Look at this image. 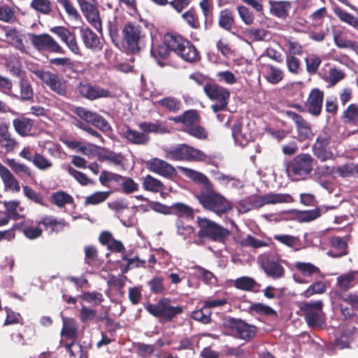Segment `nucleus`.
Segmentation results:
<instances>
[{
	"instance_id": "obj_1",
	"label": "nucleus",
	"mask_w": 358,
	"mask_h": 358,
	"mask_svg": "<svg viewBox=\"0 0 358 358\" xmlns=\"http://www.w3.org/2000/svg\"><path fill=\"white\" fill-rule=\"evenodd\" d=\"M121 50L127 54L137 55L145 49L148 41L145 26L140 22H127L122 29Z\"/></svg>"
},
{
	"instance_id": "obj_2",
	"label": "nucleus",
	"mask_w": 358,
	"mask_h": 358,
	"mask_svg": "<svg viewBox=\"0 0 358 358\" xmlns=\"http://www.w3.org/2000/svg\"><path fill=\"white\" fill-rule=\"evenodd\" d=\"M196 198L204 209L218 215L228 213L232 208L229 201L212 189L201 191L196 194Z\"/></svg>"
},
{
	"instance_id": "obj_3",
	"label": "nucleus",
	"mask_w": 358,
	"mask_h": 358,
	"mask_svg": "<svg viewBox=\"0 0 358 358\" xmlns=\"http://www.w3.org/2000/svg\"><path fill=\"white\" fill-rule=\"evenodd\" d=\"M145 309L161 323L171 322L183 313L181 306H173L171 299L166 297L160 299L156 303H149Z\"/></svg>"
},
{
	"instance_id": "obj_4",
	"label": "nucleus",
	"mask_w": 358,
	"mask_h": 358,
	"mask_svg": "<svg viewBox=\"0 0 358 358\" xmlns=\"http://www.w3.org/2000/svg\"><path fill=\"white\" fill-rule=\"evenodd\" d=\"M165 157L172 161L205 162L208 156L201 150L182 143L165 150Z\"/></svg>"
},
{
	"instance_id": "obj_5",
	"label": "nucleus",
	"mask_w": 358,
	"mask_h": 358,
	"mask_svg": "<svg viewBox=\"0 0 358 358\" xmlns=\"http://www.w3.org/2000/svg\"><path fill=\"white\" fill-rule=\"evenodd\" d=\"M324 303L322 300L304 301L299 305L303 316L310 328L322 327L325 324L326 316L323 312Z\"/></svg>"
},
{
	"instance_id": "obj_6",
	"label": "nucleus",
	"mask_w": 358,
	"mask_h": 358,
	"mask_svg": "<svg viewBox=\"0 0 358 358\" xmlns=\"http://www.w3.org/2000/svg\"><path fill=\"white\" fill-rule=\"evenodd\" d=\"M196 224L199 227L198 236L201 238H208L215 242H223L229 235V231L216 222L201 217H197Z\"/></svg>"
},
{
	"instance_id": "obj_7",
	"label": "nucleus",
	"mask_w": 358,
	"mask_h": 358,
	"mask_svg": "<svg viewBox=\"0 0 358 358\" xmlns=\"http://www.w3.org/2000/svg\"><path fill=\"white\" fill-rule=\"evenodd\" d=\"M203 90L210 99L216 101V103L211 106L214 113L224 110L227 108L230 96L228 90L216 83H208L204 85Z\"/></svg>"
},
{
	"instance_id": "obj_8",
	"label": "nucleus",
	"mask_w": 358,
	"mask_h": 358,
	"mask_svg": "<svg viewBox=\"0 0 358 358\" xmlns=\"http://www.w3.org/2000/svg\"><path fill=\"white\" fill-rule=\"evenodd\" d=\"M293 197L289 194L268 193L262 196H252L248 198V212L258 209L264 205L292 203Z\"/></svg>"
},
{
	"instance_id": "obj_9",
	"label": "nucleus",
	"mask_w": 358,
	"mask_h": 358,
	"mask_svg": "<svg viewBox=\"0 0 358 358\" xmlns=\"http://www.w3.org/2000/svg\"><path fill=\"white\" fill-rule=\"evenodd\" d=\"M31 43L39 52H50L64 54L65 50L58 42L48 34H29Z\"/></svg>"
},
{
	"instance_id": "obj_10",
	"label": "nucleus",
	"mask_w": 358,
	"mask_h": 358,
	"mask_svg": "<svg viewBox=\"0 0 358 358\" xmlns=\"http://www.w3.org/2000/svg\"><path fill=\"white\" fill-rule=\"evenodd\" d=\"M34 73L57 95L67 96L66 81L59 78L57 74L43 70L35 71Z\"/></svg>"
},
{
	"instance_id": "obj_11",
	"label": "nucleus",
	"mask_w": 358,
	"mask_h": 358,
	"mask_svg": "<svg viewBox=\"0 0 358 358\" xmlns=\"http://www.w3.org/2000/svg\"><path fill=\"white\" fill-rule=\"evenodd\" d=\"M313 158L309 154L296 156L287 166L288 171L301 179L306 178L313 170Z\"/></svg>"
},
{
	"instance_id": "obj_12",
	"label": "nucleus",
	"mask_w": 358,
	"mask_h": 358,
	"mask_svg": "<svg viewBox=\"0 0 358 358\" xmlns=\"http://www.w3.org/2000/svg\"><path fill=\"white\" fill-rule=\"evenodd\" d=\"M74 113L81 120L92 124L102 132L108 133L112 131V128L108 121L96 113H93L83 107L78 106L75 108Z\"/></svg>"
},
{
	"instance_id": "obj_13",
	"label": "nucleus",
	"mask_w": 358,
	"mask_h": 358,
	"mask_svg": "<svg viewBox=\"0 0 358 358\" xmlns=\"http://www.w3.org/2000/svg\"><path fill=\"white\" fill-rule=\"evenodd\" d=\"M76 90L81 97L90 101L112 96L110 92L108 89L88 82H80L78 83Z\"/></svg>"
},
{
	"instance_id": "obj_14",
	"label": "nucleus",
	"mask_w": 358,
	"mask_h": 358,
	"mask_svg": "<svg viewBox=\"0 0 358 358\" xmlns=\"http://www.w3.org/2000/svg\"><path fill=\"white\" fill-rule=\"evenodd\" d=\"M50 32L55 34L74 55L80 56L81 50L78 45L74 31L64 26H55L50 29Z\"/></svg>"
},
{
	"instance_id": "obj_15",
	"label": "nucleus",
	"mask_w": 358,
	"mask_h": 358,
	"mask_svg": "<svg viewBox=\"0 0 358 358\" xmlns=\"http://www.w3.org/2000/svg\"><path fill=\"white\" fill-rule=\"evenodd\" d=\"M259 262L262 268L268 276L273 279H278L284 276L285 269L275 257L268 255H261L259 257Z\"/></svg>"
},
{
	"instance_id": "obj_16",
	"label": "nucleus",
	"mask_w": 358,
	"mask_h": 358,
	"mask_svg": "<svg viewBox=\"0 0 358 358\" xmlns=\"http://www.w3.org/2000/svg\"><path fill=\"white\" fill-rule=\"evenodd\" d=\"M330 137L327 134L319 135L313 144V152L315 157L321 162H326L334 157L329 144Z\"/></svg>"
},
{
	"instance_id": "obj_17",
	"label": "nucleus",
	"mask_w": 358,
	"mask_h": 358,
	"mask_svg": "<svg viewBox=\"0 0 358 358\" xmlns=\"http://www.w3.org/2000/svg\"><path fill=\"white\" fill-rule=\"evenodd\" d=\"M19 146V142L9 130L8 123L0 122V150L8 154L13 152Z\"/></svg>"
},
{
	"instance_id": "obj_18",
	"label": "nucleus",
	"mask_w": 358,
	"mask_h": 358,
	"mask_svg": "<svg viewBox=\"0 0 358 358\" xmlns=\"http://www.w3.org/2000/svg\"><path fill=\"white\" fill-rule=\"evenodd\" d=\"M146 166L150 171L166 178H171L177 174L175 168L172 165L158 158L148 161Z\"/></svg>"
},
{
	"instance_id": "obj_19",
	"label": "nucleus",
	"mask_w": 358,
	"mask_h": 358,
	"mask_svg": "<svg viewBox=\"0 0 358 358\" xmlns=\"http://www.w3.org/2000/svg\"><path fill=\"white\" fill-rule=\"evenodd\" d=\"M285 113L294 122L301 141L310 139L313 137V134L310 124L301 115L291 110H286Z\"/></svg>"
},
{
	"instance_id": "obj_20",
	"label": "nucleus",
	"mask_w": 358,
	"mask_h": 358,
	"mask_svg": "<svg viewBox=\"0 0 358 358\" xmlns=\"http://www.w3.org/2000/svg\"><path fill=\"white\" fill-rule=\"evenodd\" d=\"M324 94L318 88H313L308 97L305 106L308 112L315 116L320 115L322 108Z\"/></svg>"
},
{
	"instance_id": "obj_21",
	"label": "nucleus",
	"mask_w": 358,
	"mask_h": 358,
	"mask_svg": "<svg viewBox=\"0 0 358 358\" xmlns=\"http://www.w3.org/2000/svg\"><path fill=\"white\" fill-rule=\"evenodd\" d=\"M99 180L103 186L113 189V191H119L122 187L124 176L103 170L99 176Z\"/></svg>"
},
{
	"instance_id": "obj_22",
	"label": "nucleus",
	"mask_w": 358,
	"mask_h": 358,
	"mask_svg": "<svg viewBox=\"0 0 358 358\" xmlns=\"http://www.w3.org/2000/svg\"><path fill=\"white\" fill-rule=\"evenodd\" d=\"M80 36L85 47L94 52L102 50L103 44L100 38L90 28L82 29Z\"/></svg>"
},
{
	"instance_id": "obj_23",
	"label": "nucleus",
	"mask_w": 358,
	"mask_h": 358,
	"mask_svg": "<svg viewBox=\"0 0 358 358\" xmlns=\"http://www.w3.org/2000/svg\"><path fill=\"white\" fill-rule=\"evenodd\" d=\"M13 74L20 78L19 82L20 99L22 101L32 100L34 90L29 80L24 77L25 72L20 68H13Z\"/></svg>"
},
{
	"instance_id": "obj_24",
	"label": "nucleus",
	"mask_w": 358,
	"mask_h": 358,
	"mask_svg": "<svg viewBox=\"0 0 358 358\" xmlns=\"http://www.w3.org/2000/svg\"><path fill=\"white\" fill-rule=\"evenodd\" d=\"M87 22L98 31H102V23L97 3L80 9Z\"/></svg>"
},
{
	"instance_id": "obj_25",
	"label": "nucleus",
	"mask_w": 358,
	"mask_h": 358,
	"mask_svg": "<svg viewBox=\"0 0 358 358\" xmlns=\"http://www.w3.org/2000/svg\"><path fill=\"white\" fill-rule=\"evenodd\" d=\"M87 22L98 31H102V23L97 3L80 9Z\"/></svg>"
},
{
	"instance_id": "obj_26",
	"label": "nucleus",
	"mask_w": 358,
	"mask_h": 358,
	"mask_svg": "<svg viewBox=\"0 0 358 358\" xmlns=\"http://www.w3.org/2000/svg\"><path fill=\"white\" fill-rule=\"evenodd\" d=\"M169 120L176 123L182 124L185 129L192 127L195 124H199L201 120L200 115L196 110H187L182 114L169 117Z\"/></svg>"
},
{
	"instance_id": "obj_27",
	"label": "nucleus",
	"mask_w": 358,
	"mask_h": 358,
	"mask_svg": "<svg viewBox=\"0 0 358 358\" xmlns=\"http://www.w3.org/2000/svg\"><path fill=\"white\" fill-rule=\"evenodd\" d=\"M5 36L8 42L16 49L23 51L25 46L23 42L24 35L16 28H12L8 26L3 27Z\"/></svg>"
},
{
	"instance_id": "obj_28",
	"label": "nucleus",
	"mask_w": 358,
	"mask_h": 358,
	"mask_svg": "<svg viewBox=\"0 0 358 358\" xmlns=\"http://www.w3.org/2000/svg\"><path fill=\"white\" fill-rule=\"evenodd\" d=\"M230 334L236 338L246 339V322L233 317H229L225 323Z\"/></svg>"
},
{
	"instance_id": "obj_29",
	"label": "nucleus",
	"mask_w": 358,
	"mask_h": 358,
	"mask_svg": "<svg viewBox=\"0 0 358 358\" xmlns=\"http://www.w3.org/2000/svg\"><path fill=\"white\" fill-rule=\"evenodd\" d=\"M0 177L3 180L6 189L13 192H19L20 191V186L18 180L10 170L1 163H0Z\"/></svg>"
},
{
	"instance_id": "obj_30",
	"label": "nucleus",
	"mask_w": 358,
	"mask_h": 358,
	"mask_svg": "<svg viewBox=\"0 0 358 358\" xmlns=\"http://www.w3.org/2000/svg\"><path fill=\"white\" fill-rule=\"evenodd\" d=\"M262 73L266 81L272 85H276L284 78L283 71L272 64H264Z\"/></svg>"
},
{
	"instance_id": "obj_31",
	"label": "nucleus",
	"mask_w": 358,
	"mask_h": 358,
	"mask_svg": "<svg viewBox=\"0 0 358 358\" xmlns=\"http://www.w3.org/2000/svg\"><path fill=\"white\" fill-rule=\"evenodd\" d=\"M122 136L130 143L134 145H145L150 141V136L147 134L138 131L129 127H126Z\"/></svg>"
},
{
	"instance_id": "obj_32",
	"label": "nucleus",
	"mask_w": 358,
	"mask_h": 358,
	"mask_svg": "<svg viewBox=\"0 0 358 358\" xmlns=\"http://www.w3.org/2000/svg\"><path fill=\"white\" fill-rule=\"evenodd\" d=\"M34 125V120L24 116H20L13 120L15 131L21 136H27Z\"/></svg>"
},
{
	"instance_id": "obj_33",
	"label": "nucleus",
	"mask_w": 358,
	"mask_h": 358,
	"mask_svg": "<svg viewBox=\"0 0 358 358\" xmlns=\"http://www.w3.org/2000/svg\"><path fill=\"white\" fill-rule=\"evenodd\" d=\"M177 55L189 63H194L200 59L199 52L189 40L186 41L181 50Z\"/></svg>"
},
{
	"instance_id": "obj_34",
	"label": "nucleus",
	"mask_w": 358,
	"mask_h": 358,
	"mask_svg": "<svg viewBox=\"0 0 358 358\" xmlns=\"http://www.w3.org/2000/svg\"><path fill=\"white\" fill-rule=\"evenodd\" d=\"M164 38L170 50L176 55H178V53L181 50V48L187 40L181 35L173 33L165 34Z\"/></svg>"
},
{
	"instance_id": "obj_35",
	"label": "nucleus",
	"mask_w": 358,
	"mask_h": 358,
	"mask_svg": "<svg viewBox=\"0 0 358 358\" xmlns=\"http://www.w3.org/2000/svg\"><path fill=\"white\" fill-rule=\"evenodd\" d=\"M271 13L280 19H285L288 16L291 3L286 1H269Z\"/></svg>"
},
{
	"instance_id": "obj_36",
	"label": "nucleus",
	"mask_w": 358,
	"mask_h": 358,
	"mask_svg": "<svg viewBox=\"0 0 358 358\" xmlns=\"http://www.w3.org/2000/svg\"><path fill=\"white\" fill-rule=\"evenodd\" d=\"M356 271H350L336 278V286L342 292H347L355 286Z\"/></svg>"
},
{
	"instance_id": "obj_37",
	"label": "nucleus",
	"mask_w": 358,
	"mask_h": 358,
	"mask_svg": "<svg viewBox=\"0 0 358 358\" xmlns=\"http://www.w3.org/2000/svg\"><path fill=\"white\" fill-rule=\"evenodd\" d=\"M30 8L37 14L45 16L52 15L53 12V4L50 0H32Z\"/></svg>"
},
{
	"instance_id": "obj_38",
	"label": "nucleus",
	"mask_w": 358,
	"mask_h": 358,
	"mask_svg": "<svg viewBox=\"0 0 358 358\" xmlns=\"http://www.w3.org/2000/svg\"><path fill=\"white\" fill-rule=\"evenodd\" d=\"M170 215L189 220H193L194 217V210L190 206L180 202L175 203L171 206Z\"/></svg>"
},
{
	"instance_id": "obj_39",
	"label": "nucleus",
	"mask_w": 358,
	"mask_h": 358,
	"mask_svg": "<svg viewBox=\"0 0 358 358\" xmlns=\"http://www.w3.org/2000/svg\"><path fill=\"white\" fill-rule=\"evenodd\" d=\"M333 10L334 15L339 19L341 22L350 25L358 31V18L357 17L343 10L338 6H336L333 8Z\"/></svg>"
},
{
	"instance_id": "obj_40",
	"label": "nucleus",
	"mask_w": 358,
	"mask_h": 358,
	"mask_svg": "<svg viewBox=\"0 0 358 358\" xmlns=\"http://www.w3.org/2000/svg\"><path fill=\"white\" fill-rule=\"evenodd\" d=\"M333 39L335 45L339 48L355 50L358 48L357 42L348 40L341 30L333 31Z\"/></svg>"
},
{
	"instance_id": "obj_41",
	"label": "nucleus",
	"mask_w": 358,
	"mask_h": 358,
	"mask_svg": "<svg viewBox=\"0 0 358 358\" xmlns=\"http://www.w3.org/2000/svg\"><path fill=\"white\" fill-rule=\"evenodd\" d=\"M142 185L145 190L155 193L162 192L166 189L164 185L159 180L150 175L143 178Z\"/></svg>"
},
{
	"instance_id": "obj_42",
	"label": "nucleus",
	"mask_w": 358,
	"mask_h": 358,
	"mask_svg": "<svg viewBox=\"0 0 358 358\" xmlns=\"http://www.w3.org/2000/svg\"><path fill=\"white\" fill-rule=\"evenodd\" d=\"M248 312L252 315L262 316H276L277 312L271 306L262 303H253L249 307Z\"/></svg>"
},
{
	"instance_id": "obj_43",
	"label": "nucleus",
	"mask_w": 358,
	"mask_h": 358,
	"mask_svg": "<svg viewBox=\"0 0 358 358\" xmlns=\"http://www.w3.org/2000/svg\"><path fill=\"white\" fill-rule=\"evenodd\" d=\"M6 162L19 177L22 178L25 175L32 179L34 178L31 169L27 165L17 162L14 159H7Z\"/></svg>"
},
{
	"instance_id": "obj_44",
	"label": "nucleus",
	"mask_w": 358,
	"mask_h": 358,
	"mask_svg": "<svg viewBox=\"0 0 358 358\" xmlns=\"http://www.w3.org/2000/svg\"><path fill=\"white\" fill-rule=\"evenodd\" d=\"M341 120L345 124L358 125V104H350L343 111Z\"/></svg>"
},
{
	"instance_id": "obj_45",
	"label": "nucleus",
	"mask_w": 358,
	"mask_h": 358,
	"mask_svg": "<svg viewBox=\"0 0 358 358\" xmlns=\"http://www.w3.org/2000/svg\"><path fill=\"white\" fill-rule=\"evenodd\" d=\"M171 52V51L166 44L164 39L161 44L157 46H154L152 44L150 48L151 56L157 61L166 59L170 56Z\"/></svg>"
},
{
	"instance_id": "obj_46",
	"label": "nucleus",
	"mask_w": 358,
	"mask_h": 358,
	"mask_svg": "<svg viewBox=\"0 0 358 358\" xmlns=\"http://www.w3.org/2000/svg\"><path fill=\"white\" fill-rule=\"evenodd\" d=\"M180 169L183 175H185L186 177L189 178L194 182L204 185H208L210 183L209 179L205 175L199 171L187 167H180Z\"/></svg>"
},
{
	"instance_id": "obj_47",
	"label": "nucleus",
	"mask_w": 358,
	"mask_h": 358,
	"mask_svg": "<svg viewBox=\"0 0 358 358\" xmlns=\"http://www.w3.org/2000/svg\"><path fill=\"white\" fill-rule=\"evenodd\" d=\"M49 63L58 68L62 72L66 73L67 71L73 70L75 64L72 59L69 57H55L49 60Z\"/></svg>"
},
{
	"instance_id": "obj_48",
	"label": "nucleus",
	"mask_w": 358,
	"mask_h": 358,
	"mask_svg": "<svg viewBox=\"0 0 358 358\" xmlns=\"http://www.w3.org/2000/svg\"><path fill=\"white\" fill-rule=\"evenodd\" d=\"M108 31L113 45L117 48L120 49L122 35L120 34V29L116 20L108 22Z\"/></svg>"
},
{
	"instance_id": "obj_49",
	"label": "nucleus",
	"mask_w": 358,
	"mask_h": 358,
	"mask_svg": "<svg viewBox=\"0 0 358 358\" xmlns=\"http://www.w3.org/2000/svg\"><path fill=\"white\" fill-rule=\"evenodd\" d=\"M158 104L172 113H177L181 110L182 102L173 96L163 98L157 101Z\"/></svg>"
},
{
	"instance_id": "obj_50",
	"label": "nucleus",
	"mask_w": 358,
	"mask_h": 358,
	"mask_svg": "<svg viewBox=\"0 0 358 358\" xmlns=\"http://www.w3.org/2000/svg\"><path fill=\"white\" fill-rule=\"evenodd\" d=\"M138 128L143 131V133H165L166 131V127L160 122H143L138 124Z\"/></svg>"
},
{
	"instance_id": "obj_51",
	"label": "nucleus",
	"mask_w": 358,
	"mask_h": 358,
	"mask_svg": "<svg viewBox=\"0 0 358 358\" xmlns=\"http://www.w3.org/2000/svg\"><path fill=\"white\" fill-rule=\"evenodd\" d=\"M51 202L59 208H63L66 204L73 203V198L68 193L59 191L51 195Z\"/></svg>"
},
{
	"instance_id": "obj_52",
	"label": "nucleus",
	"mask_w": 358,
	"mask_h": 358,
	"mask_svg": "<svg viewBox=\"0 0 358 358\" xmlns=\"http://www.w3.org/2000/svg\"><path fill=\"white\" fill-rule=\"evenodd\" d=\"M234 24V19L232 12L229 9L222 10L219 14V26L227 31H229Z\"/></svg>"
},
{
	"instance_id": "obj_53",
	"label": "nucleus",
	"mask_w": 358,
	"mask_h": 358,
	"mask_svg": "<svg viewBox=\"0 0 358 358\" xmlns=\"http://www.w3.org/2000/svg\"><path fill=\"white\" fill-rule=\"evenodd\" d=\"M37 224H42L45 228L50 227L51 231L53 232L62 230L65 226V221L64 220L58 221L52 217L45 216L38 221Z\"/></svg>"
},
{
	"instance_id": "obj_54",
	"label": "nucleus",
	"mask_w": 358,
	"mask_h": 358,
	"mask_svg": "<svg viewBox=\"0 0 358 358\" xmlns=\"http://www.w3.org/2000/svg\"><path fill=\"white\" fill-rule=\"evenodd\" d=\"M211 310L202 306L201 308L194 310L191 313V318L201 324H207L211 322Z\"/></svg>"
},
{
	"instance_id": "obj_55",
	"label": "nucleus",
	"mask_w": 358,
	"mask_h": 358,
	"mask_svg": "<svg viewBox=\"0 0 358 358\" xmlns=\"http://www.w3.org/2000/svg\"><path fill=\"white\" fill-rule=\"evenodd\" d=\"M331 245L333 248L339 250L338 253L331 255L333 257H341L348 254V243L344 238L340 236L332 237Z\"/></svg>"
},
{
	"instance_id": "obj_56",
	"label": "nucleus",
	"mask_w": 358,
	"mask_h": 358,
	"mask_svg": "<svg viewBox=\"0 0 358 358\" xmlns=\"http://www.w3.org/2000/svg\"><path fill=\"white\" fill-rule=\"evenodd\" d=\"M294 266L301 275L306 277H310L315 273L319 274L320 273L318 267L309 262H297Z\"/></svg>"
},
{
	"instance_id": "obj_57",
	"label": "nucleus",
	"mask_w": 358,
	"mask_h": 358,
	"mask_svg": "<svg viewBox=\"0 0 358 358\" xmlns=\"http://www.w3.org/2000/svg\"><path fill=\"white\" fill-rule=\"evenodd\" d=\"M80 298L93 306H96L104 301L103 294L101 292L96 291L83 292L80 295Z\"/></svg>"
},
{
	"instance_id": "obj_58",
	"label": "nucleus",
	"mask_w": 358,
	"mask_h": 358,
	"mask_svg": "<svg viewBox=\"0 0 358 358\" xmlns=\"http://www.w3.org/2000/svg\"><path fill=\"white\" fill-rule=\"evenodd\" d=\"M101 161H108L115 166H124L125 157L122 153H116L113 151L107 150L100 157Z\"/></svg>"
},
{
	"instance_id": "obj_59",
	"label": "nucleus",
	"mask_w": 358,
	"mask_h": 358,
	"mask_svg": "<svg viewBox=\"0 0 358 358\" xmlns=\"http://www.w3.org/2000/svg\"><path fill=\"white\" fill-rule=\"evenodd\" d=\"M182 17L191 28L194 29L200 28L199 16L194 7L190 8L187 11L182 13Z\"/></svg>"
},
{
	"instance_id": "obj_60",
	"label": "nucleus",
	"mask_w": 358,
	"mask_h": 358,
	"mask_svg": "<svg viewBox=\"0 0 358 358\" xmlns=\"http://www.w3.org/2000/svg\"><path fill=\"white\" fill-rule=\"evenodd\" d=\"M85 263L88 266H93L98 264L99 252L97 248L94 245L85 247Z\"/></svg>"
},
{
	"instance_id": "obj_61",
	"label": "nucleus",
	"mask_w": 358,
	"mask_h": 358,
	"mask_svg": "<svg viewBox=\"0 0 358 358\" xmlns=\"http://www.w3.org/2000/svg\"><path fill=\"white\" fill-rule=\"evenodd\" d=\"M273 238L295 250H299L300 241L297 237L287 234H277L273 236Z\"/></svg>"
},
{
	"instance_id": "obj_62",
	"label": "nucleus",
	"mask_w": 358,
	"mask_h": 358,
	"mask_svg": "<svg viewBox=\"0 0 358 358\" xmlns=\"http://www.w3.org/2000/svg\"><path fill=\"white\" fill-rule=\"evenodd\" d=\"M111 192H96L85 197V206L97 205L105 201L110 196Z\"/></svg>"
},
{
	"instance_id": "obj_63",
	"label": "nucleus",
	"mask_w": 358,
	"mask_h": 358,
	"mask_svg": "<svg viewBox=\"0 0 358 358\" xmlns=\"http://www.w3.org/2000/svg\"><path fill=\"white\" fill-rule=\"evenodd\" d=\"M305 62L307 72L310 75H314L318 71L322 59L317 55H311L305 58Z\"/></svg>"
},
{
	"instance_id": "obj_64",
	"label": "nucleus",
	"mask_w": 358,
	"mask_h": 358,
	"mask_svg": "<svg viewBox=\"0 0 358 358\" xmlns=\"http://www.w3.org/2000/svg\"><path fill=\"white\" fill-rule=\"evenodd\" d=\"M326 291V285L322 281H317L310 285L301 295L308 299L316 294H323Z\"/></svg>"
}]
</instances>
